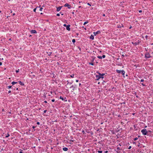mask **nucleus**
Here are the masks:
<instances>
[{
    "instance_id": "obj_1",
    "label": "nucleus",
    "mask_w": 153,
    "mask_h": 153,
    "mask_svg": "<svg viewBox=\"0 0 153 153\" xmlns=\"http://www.w3.org/2000/svg\"><path fill=\"white\" fill-rule=\"evenodd\" d=\"M105 75L104 73L101 74L98 72H96V80H98L101 78L103 79Z\"/></svg>"
},
{
    "instance_id": "obj_2",
    "label": "nucleus",
    "mask_w": 153,
    "mask_h": 153,
    "mask_svg": "<svg viewBox=\"0 0 153 153\" xmlns=\"http://www.w3.org/2000/svg\"><path fill=\"white\" fill-rule=\"evenodd\" d=\"M141 132L144 135H146L148 133L147 131L146 130V129H144L142 130Z\"/></svg>"
},
{
    "instance_id": "obj_3",
    "label": "nucleus",
    "mask_w": 153,
    "mask_h": 153,
    "mask_svg": "<svg viewBox=\"0 0 153 153\" xmlns=\"http://www.w3.org/2000/svg\"><path fill=\"white\" fill-rule=\"evenodd\" d=\"M116 71L118 73L122 74V75L123 76L124 75L125 73V71L123 70L120 71L117 70Z\"/></svg>"
},
{
    "instance_id": "obj_4",
    "label": "nucleus",
    "mask_w": 153,
    "mask_h": 153,
    "mask_svg": "<svg viewBox=\"0 0 153 153\" xmlns=\"http://www.w3.org/2000/svg\"><path fill=\"white\" fill-rule=\"evenodd\" d=\"M145 57L147 58H149L151 57V56L149 53H146L145 54Z\"/></svg>"
},
{
    "instance_id": "obj_5",
    "label": "nucleus",
    "mask_w": 153,
    "mask_h": 153,
    "mask_svg": "<svg viewBox=\"0 0 153 153\" xmlns=\"http://www.w3.org/2000/svg\"><path fill=\"white\" fill-rule=\"evenodd\" d=\"M64 6L65 7H67L69 9H70L71 7V5L68 4V3L65 4L64 5Z\"/></svg>"
},
{
    "instance_id": "obj_6",
    "label": "nucleus",
    "mask_w": 153,
    "mask_h": 153,
    "mask_svg": "<svg viewBox=\"0 0 153 153\" xmlns=\"http://www.w3.org/2000/svg\"><path fill=\"white\" fill-rule=\"evenodd\" d=\"M140 42L139 40H138L137 42H134V45L135 46L137 45H138L139 44Z\"/></svg>"
},
{
    "instance_id": "obj_7",
    "label": "nucleus",
    "mask_w": 153,
    "mask_h": 153,
    "mask_svg": "<svg viewBox=\"0 0 153 153\" xmlns=\"http://www.w3.org/2000/svg\"><path fill=\"white\" fill-rule=\"evenodd\" d=\"M70 88H73L72 91H71L73 92L76 89V85L74 86L73 85H72L70 87Z\"/></svg>"
},
{
    "instance_id": "obj_8",
    "label": "nucleus",
    "mask_w": 153,
    "mask_h": 153,
    "mask_svg": "<svg viewBox=\"0 0 153 153\" xmlns=\"http://www.w3.org/2000/svg\"><path fill=\"white\" fill-rule=\"evenodd\" d=\"M31 33H37L36 31L35 30H32L30 31Z\"/></svg>"
},
{
    "instance_id": "obj_9",
    "label": "nucleus",
    "mask_w": 153,
    "mask_h": 153,
    "mask_svg": "<svg viewBox=\"0 0 153 153\" xmlns=\"http://www.w3.org/2000/svg\"><path fill=\"white\" fill-rule=\"evenodd\" d=\"M70 25H68L66 27V29L68 31H70Z\"/></svg>"
},
{
    "instance_id": "obj_10",
    "label": "nucleus",
    "mask_w": 153,
    "mask_h": 153,
    "mask_svg": "<svg viewBox=\"0 0 153 153\" xmlns=\"http://www.w3.org/2000/svg\"><path fill=\"white\" fill-rule=\"evenodd\" d=\"M62 7V6H59L58 7H57L56 11L57 12H59V11H60L61 10Z\"/></svg>"
},
{
    "instance_id": "obj_11",
    "label": "nucleus",
    "mask_w": 153,
    "mask_h": 153,
    "mask_svg": "<svg viewBox=\"0 0 153 153\" xmlns=\"http://www.w3.org/2000/svg\"><path fill=\"white\" fill-rule=\"evenodd\" d=\"M62 149L63 151H68V148L66 147H64V148H63Z\"/></svg>"
},
{
    "instance_id": "obj_12",
    "label": "nucleus",
    "mask_w": 153,
    "mask_h": 153,
    "mask_svg": "<svg viewBox=\"0 0 153 153\" xmlns=\"http://www.w3.org/2000/svg\"><path fill=\"white\" fill-rule=\"evenodd\" d=\"M19 84L22 85H24V84L23 82H22L20 81L19 82Z\"/></svg>"
},
{
    "instance_id": "obj_13",
    "label": "nucleus",
    "mask_w": 153,
    "mask_h": 153,
    "mask_svg": "<svg viewBox=\"0 0 153 153\" xmlns=\"http://www.w3.org/2000/svg\"><path fill=\"white\" fill-rule=\"evenodd\" d=\"M90 39L93 40L94 39V36L93 35H91L90 37Z\"/></svg>"
},
{
    "instance_id": "obj_14",
    "label": "nucleus",
    "mask_w": 153,
    "mask_h": 153,
    "mask_svg": "<svg viewBox=\"0 0 153 153\" xmlns=\"http://www.w3.org/2000/svg\"><path fill=\"white\" fill-rule=\"evenodd\" d=\"M17 83V82H12L11 83L13 85H14L16 83Z\"/></svg>"
},
{
    "instance_id": "obj_15",
    "label": "nucleus",
    "mask_w": 153,
    "mask_h": 153,
    "mask_svg": "<svg viewBox=\"0 0 153 153\" xmlns=\"http://www.w3.org/2000/svg\"><path fill=\"white\" fill-rule=\"evenodd\" d=\"M60 99L62 100H64V98L63 97L60 96L59 97Z\"/></svg>"
},
{
    "instance_id": "obj_16",
    "label": "nucleus",
    "mask_w": 153,
    "mask_h": 153,
    "mask_svg": "<svg viewBox=\"0 0 153 153\" xmlns=\"http://www.w3.org/2000/svg\"><path fill=\"white\" fill-rule=\"evenodd\" d=\"M6 137H9V136H10V134H9L8 133H7V134H6Z\"/></svg>"
},
{
    "instance_id": "obj_17",
    "label": "nucleus",
    "mask_w": 153,
    "mask_h": 153,
    "mask_svg": "<svg viewBox=\"0 0 153 153\" xmlns=\"http://www.w3.org/2000/svg\"><path fill=\"white\" fill-rule=\"evenodd\" d=\"M121 27V25H117V27L118 28H120Z\"/></svg>"
},
{
    "instance_id": "obj_18",
    "label": "nucleus",
    "mask_w": 153,
    "mask_h": 153,
    "mask_svg": "<svg viewBox=\"0 0 153 153\" xmlns=\"http://www.w3.org/2000/svg\"><path fill=\"white\" fill-rule=\"evenodd\" d=\"M97 57L99 59H102V56H97Z\"/></svg>"
},
{
    "instance_id": "obj_19",
    "label": "nucleus",
    "mask_w": 153,
    "mask_h": 153,
    "mask_svg": "<svg viewBox=\"0 0 153 153\" xmlns=\"http://www.w3.org/2000/svg\"><path fill=\"white\" fill-rule=\"evenodd\" d=\"M48 54V56H50L51 55V52H49V53H47Z\"/></svg>"
},
{
    "instance_id": "obj_20",
    "label": "nucleus",
    "mask_w": 153,
    "mask_h": 153,
    "mask_svg": "<svg viewBox=\"0 0 153 153\" xmlns=\"http://www.w3.org/2000/svg\"><path fill=\"white\" fill-rule=\"evenodd\" d=\"M75 40L74 39H73L72 40V42L73 43H74L75 42Z\"/></svg>"
},
{
    "instance_id": "obj_21",
    "label": "nucleus",
    "mask_w": 153,
    "mask_h": 153,
    "mask_svg": "<svg viewBox=\"0 0 153 153\" xmlns=\"http://www.w3.org/2000/svg\"><path fill=\"white\" fill-rule=\"evenodd\" d=\"M100 33V31H98L96 32V34H98Z\"/></svg>"
},
{
    "instance_id": "obj_22",
    "label": "nucleus",
    "mask_w": 153,
    "mask_h": 153,
    "mask_svg": "<svg viewBox=\"0 0 153 153\" xmlns=\"http://www.w3.org/2000/svg\"><path fill=\"white\" fill-rule=\"evenodd\" d=\"M98 153H102V151H98Z\"/></svg>"
},
{
    "instance_id": "obj_23",
    "label": "nucleus",
    "mask_w": 153,
    "mask_h": 153,
    "mask_svg": "<svg viewBox=\"0 0 153 153\" xmlns=\"http://www.w3.org/2000/svg\"><path fill=\"white\" fill-rule=\"evenodd\" d=\"M74 74H72V75H71V77H72V78L74 77Z\"/></svg>"
},
{
    "instance_id": "obj_24",
    "label": "nucleus",
    "mask_w": 153,
    "mask_h": 153,
    "mask_svg": "<svg viewBox=\"0 0 153 153\" xmlns=\"http://www.w3.org/2000/svg\"><path fill=\"white\" fill-rule=\"evenodd\" d=\"M89 64L90 65H94V63L92 62H91V63H89Z\"/></svg>"
},
{
    "instance_id": "obj_25",
    "label": "nucleus",
    "mask_w": 153,
    "mask_h": 153,
    "mask_svg": "<svg viewBox=\"0 0 153 153\" xmlns=\"http://www.w3.org/2000/svg\"><path fill=\"white\" fill-rule=\"evenodd\" d=\"M105 57V55H103L102 56V58H104Z\"/></svg>"
},
{
    "instance_id": "obj_26",
    "label": "nucleus",
    "mask_w": 153,
    "mask_h": 153,
    "mask_svg": "<svg viewBox=\"0 0 153 153\" xmlns=\"http://www.w3.org/2000/svg\"><path fill=\"white\" fill-rule=\"evenodd\" d=\"M42 9H43V8H42V7H41V8H40L39 10H40V11H42Z\"/></svg>"
},
{
    "instance_id": "obj_27",
    "label": "nucleus",
    "mask_w": 153,
    "mask_h": 153,
    "mask_svg": "<svg viewBox=\"0 0 153 153\" xmlns=\"http://www.w3.org/2000/svg\"><path fill=\"white\" fill-rule=\"evenodd\" d=\"M137 139H138V138L137 137H136V138H134V140H137Z\"/></svg>"
},
{
    "instance_id": "obj_28",
    "label": "nucleus",
    "mask_w": 153,
    "mask_h": 153,
    "mask_svg": "<svg viewBox=\"0 0 153 153\" xmlns=\"http://www.w3.org/2000/svg\"><path fill=\"white\" fill-rule=\"evenodd\" d=\"M19 69H18V70H16V73H18L19 72Z\"/></svg>"
},
{
    "instance_id": "obj_29",
    "label": "nucleus",
    "mask_w": 153,
    "mask_h": 153,
    "mask_svg": "<svg viewBox=\"0 0 153 153\" xmlns=\"http://www.w3.org/2000/svg\"><path fill=\"white\" fill-rule=\"evenodd\" d=\"M88 23V22H85L84 23V25H85L86 24H87Z\"/></svg>"
},
{
    "instance_id": "obj_30",
    "label": "nucleus",
    "mask_w": 153,
    "mask_h": 153,
    "mask_svg": "<svg viewBox=\"0 0 153 153\" xmlns=\"http://www.w3.org/2000/svg\"><path fill=\"white\" fill-rule=\"evenodd\" d=\"M63 26H64V27H67V25H66V24H64L63 25Z\"/></svg>"
},
{
    "instance_id": "obj_31",
    "label": "nucleus",
    "mask_w": 153,
    "mask_h": 153,
    "mask_svg": "<svg viewBox=\"0 0 153 153\" xmlns=\"http://www.w3.org/2000/svg\"><path fill=\"white\" fill-rule=\"evenodd\" d=\"M12 87V86H8V88H10Z\"/></svg>"
},
{
    "instance_id": "obj_32",
    "label": "nucleus",
    "mask_w": 153,
    "mask_h": 153,
    "mask_svg": "<svg viewBox=\"0 0 153 153\" xmlns=\"http://www.w3.org/2000/svg\"><path fill=\"white\" fill-rule=\"evenodd\" d=\"M140 81H141V82H144V80L143 79H141V80H140Z\"/></svg>"
},
{
    "instance_id": "obj_33",
    "label": "nucleus",
    "mask_w": 153,
    "mask_h": 153,
    "mask_svg": "<svg viewBox=\"0 0 153 153\" xmlns=\"http://www.w3.org/2000/svg\"><path fill=\"white\" fill-rule=\"evenodd\" d=\"M36 8H34V9H33V11L34 12H35L36 11Z\"/></svg>"
},
{
    "instance_id": "obj_34",
    "label": "nucleus",
    "mask_w": 153,
    "mask_h": 153,
    "mask_svg": "<svg viewBox=\"0 0 153 153\" xmlns=\"http://www.w3.org/2000/svg\"><path fill=\"white\" fill-rule=\"evenodd\" d=\"M141 84H142V85L143 86H145V84H144L143 83H142Z\"/></svg>"
},
{
    "instance_id": "obj_35",
    "label": "nucleus",
    "mask_w": 153,
    "mask_h": 153,
    "mask_svg": "<svg viewBox=\"0 0 153 153\" xmlns=\"http://www.w3.org/2000/svg\"><path fill=\"white\" fill-rule=\"evenodd\" d=\"M56 16H60V14L59 13H57L56 14Z\"/></svg>"
},
{
    "instance_id": "obj_36",
    "label": "nucleus",
    "mask_w": 153,
    "mask_h": 153,
    "mask_svg": "<svg viewBox=\"0 0 153 153\" xmlns=\"http://www.w3.org/2000/svg\"><path fill=\"white\" fill-rule=\"evenodd\" d=\"M47 111V110H45L43 112L44 113H45Z\"/></svg>"
},
{
    "instance_id": "obj_37",
    "label": "nucleus",
    "mask_w": 153,
    "mask_h": 153,
    "mask_svg": "<svg viewBox=\"0 0 153 153\" xmlns=\"http://www.w3.org/2000/svg\"><path fill=\"white\" fill-rule=\"evenodd\" d=\"M131 146H129V147L128 148V149H131Z\"/></svg>"
},
{
    "instance_id": "obj_38",
    "label": "nucleus",
    "mask_w": 153,
    "mask_h": 153,
    "mask_svg": "<svg viewBox=\"0 0 153 153\" xmlns=\"http://www.w3.org/2000/svg\"><path fill=\"white\" fill-rule=\"evenodd\" d=\"M51 101H52V102H54V101H55V100H54V99H53V100H51Z\"/></svg>"
},
{
    "instance_id": "obj_39",
    "label": "nucleus",
    "mask_w": 153,
    "mask_h": 153,
    "mask_svg": "<svg viewBox=\"0 0 153 153\" xmlns=\"http://www.w3.org/2000/svg\"><path fill=\"white\" fill-rule=\"evenodd\" d=\"M142 12V11L141 10H140L139 11V12L140 13H141Z\"/></svg>"
},
{
    "instance_id": "obj_40",
    "label": "nucleus",
    "mask_w": 153,
    "mask_h": 153,
    "mask_svg": "<svg viewBox=\"0 0 153 153\" xmlns=\"http://www.w3.org/2000/svg\"><path fill=\"white\" fill-rule=\"evenodd\" d=\"M108 152V151H105L104 152V153H107Z\"/></svg>"
},
{
    "instance_id": "obj_41",
    "label": "nucleus",
    "mask_w": 153,
    "mask_h": 153,
    "mask_svg": "<svg viewBox=\"0 0 153 153\" xmlns=\"http://www.w3.org/2000/svg\"><path fill=\"white\" fill-rule=\"evenodd\" d=\"M44 102L46 103H47V101L46 100H45L44 101Z\"/></svg>"
},
{
    "instance_id": "obj_42",
    "label": "nucleus",
    "mask_w": 153,
    "mask_h": 153,
    "mask_svg": "<svg viewBox=\"0 0 153 153\" xmlns=\"http://www.w3.org/2000/svg\"><path fill=\"white\" fill-rule=\"evenodd\" d=\"M148 37V36H147V35H146V36H145V38H146V39H147V37Z\"/></svg>"
},
{
    "instance_id": "obj_43",
    "label": "nucleus",
    "mask_w": 153,
    "mask_h": 153,
    "mask_svg": "<svg viewBox=\"0 0 153 153\" xmlns=\"http://www.w3.org/2000/svg\"><path fill=\"white\" fill-rule=\"evenodd\" d=\"M37 125H39V124H40V123H39V122H37Z\"/></svg>"
},
{
    "instance_id": "obj_44",
    "label": "nucleus",
    "mask_w": 153,
    "mask_h": 153,
    "mask_svg": "<svg viewBox=\"0 0 153 153\" xmlns=\"http://www.w3.org/2000/svg\"><path fill=\"white\" fill-rule=\"evenodd\" d=\"M87 4H88V5H89L91 6V4H90V3H87Z\"/></svg>"
},
{
    "instance_id": "obj_45",
    "label": "nucleus",
    "mask_w": 153,
    "mask_h": 153,
    "mask_svg": "<svg viewBox=\"0 0 153 153\" xmlns=\"http://www.w3.org/2000/svg\"><path fill=\"white\" fill-rule=\"evenodd\" d=\"M2 65V63L1 62H0V65Z\"/></svg>"
},
{
    "instance_id": "obj_46",
    "label": "nucleus",
    "mask_w": 153,
    "mask_h": 153,
    "mask_svg": "<svg viewBox=\"0 0 153 153\" xmlns=\"http://www.w3.org/2000/svg\"><path fill=\"white\" fill-rule=\"evenodd\" d=\"M11 91L10 90V91H8V93H11Z\"/></svg>"
},
{
    "instance_id": "obj_47",
    "label": "nucleus",
    "mask_w": 153,
    "mask_h": 153,
    "mask_svg": "<svg viewBox=\"0 0 153 153\" xmlns=\"http://www.w3.org/2000/svg\"><path fill=\"white\" fill-rule=\"evenodd\" d=\"M82 132H83V133H84V131L83 130H82Z\"/></svg>"
},
{
    "instance_id": "obj_48",
    "label": "nucleus",
    "mask_w": 153,
    "mask_h": 153,
    "mask_svg": "<svg viewBox=\"0 0 153 153\" xmlns=\"http://www.w3.org/2000/svg\"><path fill=\"white\" fill-rule=\"evenodd\" d=\"M121 27H124V26H123V25L122 24H121Z\"/></svg>"
},
{
    "instance_id": "obj_49",
    "label": "nucleus",
    "mask_w": 153,
    "mask_h": 153,
    "mask_svg": "<svg viewBox=\"0 0 153 153\" xmlns=\"http://www.w3.org/2000/svg\"><path fill=\"white\" fill-rule=\"evenodd\" d=\"M93 33L94 35L96 36V32H94Z\"/></svg>"
},
{
    "instance_id": "obj_50",
    "label": "nucleus",
    "mask_w": 153,
    "mask_h": 153,
    "mask_svg": "<svg viewBox=\"0 0 153 153\" xmlns=\"http://www.w3.org/2000/svg\"><path fill=\"white\" fill-rule=\"evenodd\" d=\"M76 82H78L79 81V80H76Z\"/></svg>"
},
{
    "instance_id": "obj_51",
    "label": "nucleus",
    "mask_w": 153,
    "mask_h": 153,
    "mask_svg": "<svg viewBox=\"0 0 153 153\" xmlns=\"http://www.w3.org/2000/svg\"><path fill=\"white\" fill-rule=\"evenodd\" d=\"M19 153H23V152L22 151H21L19 152Z\"/></svg>"
},
{
    "instance_id": "obj_52",
    "label": "nucleus",
    "mask_w": 153,
    "mask_h": 153,
    "mask_svg": "<svg viewBox=\"0 0 153 153\" xmlns=\"http://www.w3.org/2000/svg\"><path fill=\"white\" fill-rule=\"evenodd\" d=\"M15 13H13V16H14L15 15Z\"/></svg>"
},
{
    "instance_id": "obj_53",
    "label": "nucleus",
    "mask_w": 153,
    "mask_h": 153,
    "mask_svg": "<svg viewBox=\"0 0 153 153\" xmlns=\"http://www.w3.org/2000/svg\"><path fill=\"white\" fill-rule=\"evenodd\" d=\"M35 127V126H33V128H34Z\"/></svg>"
},
{
    "instance_id": "obj_54",
    "label": "nucleus",
    "mask_w": 153,
    "mask_h": 153,
    "mask_svg": "<svg viewBox=\"0 0 153 153\" xmlns=\"http://www.w3.org/2000/svg\"><path fill=\"white\" fill-rule=\"evenodd\" d=\"M103 16H105V14H103Z\"/></svg>"
},
{
    "instance_id": "obj_55",
    "label": "nucleus",
    "mask_w": 153,
    "mask_h": 153,
    "mask_svg": "<svg viewBox=\"0 0 153 153\" xmlns=\"http://www.w3.org/2000/svg\"><path fill=\"white\" fill-rule=\"evenodd\" d=\"M70 141H72V142H73V140H70Z\"/></svg>"
},
{
    "instance_id": "obj_56",
    "label": "nucleus",
    "mask_w": 153,
    "mask_h": 153,
    "mask_svg": "<svg viewBox=\"0 0 153 153\" xmlns=\"http://www.w3.org/2000/svg\"><path fill=\"white\" fill-rule=\"evenodd\" d=\"M18 90V88H16V90Z\"/></svg>"
},
{
    "instance_id": "obj_57",
    "label": "nucleus",
    "mask_w": 153,
    "mask_h": 153,
    "mask_svg": "<svg viewBox=\"0 0 153 153\" xmlns=\"http://www.w3.org/2000/svg\"><path fill=\"white\" fill-rule=\"evenodd\" d=\"M98 51L99 52V50H98ZM102 52V51H100V52Z\"/></svg>"
},
{
    "instance_id": "obj_58",
    "label": "nucleus",
    "mask_w": 153,
    "mask_h": 153,
    "mask_svg": "<svg viewBox=\"0 0 153 153\" xmlns=\"http://www.w3.org/2000/svg\"><path fill=\"white\" fill-rule=\"evenodd\" d=\"M131 43H132V44H133L134 45V42H131Z\"/></svg>"
},
{
    "instance_id": "obj_59",
    "label": "nucleus",
    "mask_w": 153,
    "mask_h": 153,
    "mask_svg": "<svg viewBox=\"0 0 153 153\" xmlns=\"http://www.w3.org/2000/svg\"><path fill=\"white\" fill-rule=\"evenodd\" d=\"M79 8H80V7H81V6H79Z\"/></svg>"
},
{
    "instance_id": "obj_60",
    "label": "nucleus",
    "mask_w": 153,
    "mask_h": 153,
    "mask_svg": "<svg viewBox=\"0 0 153 153\" xmlns=\"http://www.w3.org/2000/svg\"><path fill=\"white\" fill-rule=\"evenodd\" d=\"M116 153H119L118 152V151L116 152Z\"/></svg>"
},
{
    "instance_id": "obj_61",
    "label": "nucleus",
    "mask_w": 153,
    "mask_h": 153,
    "mask_svg": "<svg viewBox=\"0 0 153 153\" xmlns=\"http://www.w3.org/2000/svg\"><path fill=\"white\" fill-rule=\"evenodd\" d=\"M9 40H11V39H9Z\"/></svg>"
},
{
    "instance_id": "obj_62",
    "label": "nucleus",
    "mask_w": 153,
    "mask_h": 153,
    "mask_svg": "<svg viewBox=\"0 0 153 153\" xmlns=\"http://www.w3.org/2000/svg\"><path fill=\"white\" fill-rule=\"evenodd\" d=\"M123 104H125V102H123V103H122V104H123Z\"/></svg>"
},
{
    "instance_id": "obj_63",
    "label": "nucleus",
    "mask_w": 153,
    "mask_h": 153,
    "mask_svg": "<svg viewBox=\"0 0 153 153\" xmlns=\"http://www.w3.org/2000/svg\"><path fill=\"white\" fill-rule=\"evenodd\" d=\"M61 15H63V13H62V14H61Z\"/></svg>"
},
{
    "instance_id": "obj_64",
    "label": "nucleus",
    "mask_w": 153,
    "mask_h": 153,
    "mask_svg": "<svg viewBox=\"0 0 153 153\" xmlns=\"http://www.w3.org/2000/svg\"><path fill=\"white\" fill-rule=\"evenodd\" d=\"M81 85V83L79 84V85Z\"/></svg>"
}]
</instances>
